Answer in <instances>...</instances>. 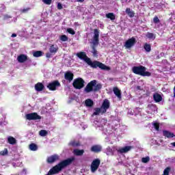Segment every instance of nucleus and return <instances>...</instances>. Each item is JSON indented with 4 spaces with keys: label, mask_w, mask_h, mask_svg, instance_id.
<instances>
[{
    "label": "nucleus",
    "mask_w": 175,
    "mask_h": 175,
    "mask_svg": "<svg viewBox=\"0 0 175 175\" xmlns=\"http://www.w3.org/2000/svg\"><path fill=\"white\" fill-rule=\"evenodd\" d=\"M77 57L79 58V59H81L82 61H84L90 68H92L93 69H96V68H99V69H101V70H111V68L105 65L103 63L94 60L92 62L88 56H87V53L85 52L81 51L79 53H77L76 54Z\"/></svg>",
    "instance_id": "nucleus-1"
},
{
    "label": "nucleus",
    "mask_w": 175,
    "mask_h": 175,
    "mask_svg": "<svg viewBox=\"0 0 175 175\" xmlns=\"http://www.w3.org/2000/svg\"><path fill=\"white\" fill-rule=\"evenodd\" d=\"M74 161L75 157H70L60 161L57 165L53 166L46 175H53L59 173L62 169H65V167L69 166V165H72Z\"/></svg>",
    "instance_id": "nucleus-2"
},
{
    "label": "nucleus",
    "mask_w": 175,
    "mask_h": 175,
    "mask_svg": "<svg viewBox=\"0 0 175 175\" xmlns=\"http://www.w3.org/2000/svg\"><path fill=\"white\" fill-rule=\"evenodd\" d=\"M102 90V85L100 83L96 84V80H93L89 82L84 89L86 94H90V92H96Z\"/></svg>",
    "instance_id": "nucleus-3"
},
{
    "label": "nucleus",
    "mask_w": 175,
    "mask_h": 175,
    "mask_svg": "<svg viewBox=\"0 0 175 175\" xmlns=\"http://www.w3.org/2000/svg\"><path fill=\"white\" fill-rule=\"evenodd\" d=\"M94 36L93 37L91 53L93 54V57L98 58V51L96 50V46L99 44V29H94Z\"/></svg>",
    "instance_id": "nucleus-4"
},
{
    "label": "nucleus",
    "mask_w": 175,
    "mask_h": 175,
    "mask_svg": "<svg viewBox=\"0 0 175 175\" xmlns=\"http://www.w3.org/2000/svg\"><path fill=\"white\" fill-rule=\"evenodd\" d=\"M146 70L147 68L144 66H133L132 68V72L135 75H138V76H142L143 77H150L151 72Z\"/></svg>",
    "instance_id": "nucleus-5"
},
{
    "label": "nucleus",
    "mask_w": 175,
    "mask_h": 175,
    "mask_svg": "<svg viewBox=\"0 0 175 175\" xmlns=\"http://www.w3.org/2000/svg\"><path fill=\"white\" fill-rule=\"evenodd\" d=\"M85 81L83 78H77L74 80L72 83V86L75 90H81V88H84V84Z\"/></svg>",
    "instance_id": "nucleus-6"
},
{
    "label": "nucleus",
    "mask_w": 175,
    "mask_h": 175,
    "mask_svg": "<svg viewBox=\"0 0 175 175\" xmlns=\"http://www.w3.org/2000/svg\"><path fill=\"white\" fill-rule=\"evenodd\" d=\"M61 87V83H59V81L55 80L51 83H49L46 88L49 90V91H57V88H59Z\"/></svg>",
    "instance_id": "nucleus-7"
},
{
    "label": "nucleus",
    "mask_w": 175,
    "mask_h": 175,
    "mask_svg": "<svg viewBox=\"0 0 175 175\" xmlns=\"http://www.w3.org/2000/svg\"><path fill=\"white\" fill-rule=\"evenodd\" d=\"M100 165V159H96L93 160L90 165V170L92 173H95V172H96V170H98V169L99 168Z\"/></svg>",
    "instance_id": "nucleus-8"
},
{
    "label": "nucleus",
    "mask_w": 175,
    "mask_h": 175,
    "mask_svg": "<svg viewBox=\"0 0 175 175\" xmlns=\"http://www.w3.org/2000/svg\"><path fill=\"white\" fill-rule=\"evenodd\" d=\"M26 120H29V121H36L37 120H42V116H39L38 113L33 112L26 114Z\"/></svg>",
    "instance_id": "nucleus-9"
},
{
    "label": "nucleus",
    "mask_w": 175,
    "mask_h": 175,
    "mask_svg": "<svg viewBox=\"0 0 175 175\" xmlns=\"http://www.w3.org/2000/svg\"><path fill=\"white\" fill-rule=\"evenodd\" d=\"M134 44H136V38L132 37L125 42L124 47H126V49H131V47H133Z\"/></svg>",
    "instance_id": "nucleus-10"
},
{
    "label": "nucleus",
    "mask_w": 175,
    "mask_h": 175,
    "mask_svg": "<svg viewBox=\"0 0 175 175\" xmlns=\"http://www.w3.org/2000/svg\"><path fill=\"white\" fill-rule=\"evenodd\" d=\"M57 161H59V155L57 154L49 157L46 159L47 163H54V162H57Z\"/></svg>",
    "instance_id": "nucleus-11"
},
{
    "label": "nucleus",
    "mask_w": 175,
    "mask_h": 175,
    "mask_svg": "<svg viewBox=\"0 0 175 175\" xmlns=\"http://www.w3.org/2000/svg\"><path fill=\"white\" fill-rule=\"evenodd\" d=\"M102 109V114H105L107 111V109L110 108V102L108 100H105L100 107Z\"/></svg>",
    "instance_id": "nucleus-12"
},
{
    "label": "nucleus",
    "mask_w": 175,
    "mask_h": 175,
    "mask_svg": "<svg viewBox=\"0 0 175 175\" xmlns=\"http://www.w3.org/2000/svg\"><path fill=\"white\" fill-rule=\"evenodd\" d=\"M73 77H75V75H73V73L70 71H67L64 75L65 80H67L69 82L73 80Z\"/></svg>",
    "instance_id": "nucleus-13"
},
{
    "label": "nucleus",
    "mask_w": 175,
    "mask_h": 175,
    "mask_svg": "<svg viewBox=\"0 0 175 175\" xmlns=\"http://www.w3.org/2000/svg\"><path fill=\"white\" fill-rule=\"evenodd\" d=\"M163 136L167 137V139H172L173 137H175V135L167 130L163 131Z\"/></svg>",
    "instance_id": "nucleus-14"
},
{
    "label": "nucleus",
    "mask_w": 175,
    "mask_h": 175,
    "mask_svg": "<svg viewBox=\"0 0 175 175\" xmlns=\"http://www.w3.org/2000/svg\"><path fill=\"white\" fill-rule=\"evenodd\" d=\"M90 151H92V152H96V154H98V152H100V151H102V146L100 145L92 146L90 148Z\"/></svg>",
    "instance_id": "nucleus-15"
},
{
    "label": "nucleus",
    "mask_w": 175,
    "mask_h": 175,
    "mask_svg": "<svg viewBox=\"0 0 175 175\" xmlns=\"http://www.w3.org/2000/svg\"><path fill=\"white\" fill-rule=\"evenodd\" d=\"M28 59V56L27 55L21 54L18 56L17 60L18 62H20V64H23V62H25Z\"/></svg>",
    "instance_id": "nucleus-16"
},
{
    "label": "nucleus",
    "mask_w": 175,
    "mask_h": 175,
    "mask_svg": "<svg viewBox=\"0 0 175 175\" xmlns=\"http://www.w3.org/2000/svg\"><path fill=\"white\" fill-rule=\"evenodd\" d=\"M34 88L36 91H38V92H40L41 91H43L44 90V85H43V83L40 82H38L35 85Z\"/></svg>",
    "instance_id": "nucleus-17"
},
{
    "label": "nucleus",
    "mask_w": 175,
    "mask_h": 175,
    "mask_svg": "<svg viewBox=\"0 0 175 175\" xmlns=\"http://www.w3.org/2000/svg\"><path fill=\"white\" fill-rule=\"evenodd\" d=\"M133 147L131 146H124V148H120L118 151V152H120V154H124L129 152V151H131L132 150Z\"/></svg>",
    "instance_id": "nucleus-18"
},
{
    "label": "nucleus",
    "mask_w": 175,
    "mask_h": 175,
    "mask_svg": "<svg viewBox=\"0 0 175 175\" xmlns=\"http://www.w3.org/2000/svg\"><path fill=\"white\" fill-rule=\"evenodd\" d=\"M58 51V46L57 44H51L49 46V52L51 54H55Z\"/></svg>",
    "instance_id": "nucleus-19"
},
{
    "label": "nucleus",
    "mask_w": 175,
    "mask_h": 175,
    "mask_svg": "<svg viewBox=\"0 0 175 175\" xmlns=\"http://www.w3.org/2000/svg\"><path fill=\"white\" fill-rule=\"evenodd\" d=\"M153 99L156 103H159V102H162V96L159 93H154L153 94Z\"/></svg>",
    "instance_id": "nucleus-20"
},
{
    "label": "nucleus",
    "mask_w": 175,
    "mask_h": 175,
    "mask_svg": "<svg viewBox=\"0 0 175 175\" xmlns=\"http://www.w3.org/2000/svg\"><path fill=\"white\" fill-rule=\"evenodd\" d=\"M73 154L76 157H81V156L84 155V150L75 149L73 150Z\"/></svg>",
    "instance_id": "nucleus-21"
},
{
    "label": "nucleus",
    "mask_w": 175,
    "mask_h": 175,
    "mask_svg": "<svg viewBox=\"0 0 175 175\" xmlns=\"http://www.w3.org/2000/svg\"><path fill=\"white\" fill-rule=\"evenodd\" d=\"M113 93L116 95V96H117V98H118V99H121V98H122L121 90H120V89H118L117 87H114L113 88Z\"/></svg>",
    "instance_id": "nucleus-22"
},
{
    "label": "nucleus",
    "mask_w": 175,
    "mask_h": 175,
    "mask_svg": "<svg viewBox=\"0 0 175 175\" xmlns=\"http://www.w3.org/2000/svg\"><path fill=\"white\" fill-rule=\"evenodd\" d=\"M85 106L87 107H92L94 106V101L90 98L85 100Z\"/></svg>",
    "instance_id": "nucleus-23"
},
{
    "label": "nucleus",
    "mask_w": 175,
    "mask_h": 175,
    "mask_svg": "<svg viewBox=\"0 0 175 175\" xmlns=\"http://www.w3.org/2000/svg\"><path fill=\"white\" fill-rule=\"evenodd\" d=\"M33 55L36 57V58H39V57H42L43 55V51H34L33 53Z\"/></svg>",
    "instance_id": "nucleus-24"
},
{
    "label": "nucleus",
    "mask_w": 175,
    "mask_h": 175,
    "mask_svg": "<svg viewBox=\"0 0 175 175\" xmlns=\"http://www.w3.org/2000/svg\"><path fill=\"white\" fill-rule=\"evenodd\" d=\"M144 49L146 53H150V51H151V44L145 43L144 45Z\"/></svg>",
    "instance_id": "nucleus-25"
},
{
    "label": "nucleus",
    "mask_w": 175,
    "mask_h": 175,
    "mask_svg": "<svg viewBox=\"0 0 175 175\" xmlns=\"http://www.w3.org/2000/svg\"><path fill=\"white\" fill-rule=\"evenodd\" d=\"M126 13L129 16V17H135V12L133 11H131V8H126Z\"/></svg>",
    "instance_id": "nucleus-26"
},
{
    "label": "nucleus",
    "mask_w": 175,
    "mask_h": 175,
    "mask_svg": "<svg viewBox=\"0 0 175 175\" xmlns=\"http://www.w3.org/2000/svg\"><path fill=\"white\" fill-rule=\"evenodd\" d=\"M103 111V109H102V108H95L94 109V116H99V114H100V113H102V111Z\"/></svg>",
    "instance_id": "nucleus-27"
},
{
    "label": "nucleus",
    "mask_w": 175,
    "mask_h": 175,
    "mask_svg": "<svg viewBox=\"0 0 175 175\" xmlns=\"http://www.w3.org/2000/svg\"><path fill=\"white\" fill-rule=\"evenodd\" d=\"M107 18H110V20H116V15L113 13L110 12L106 14Z\"/></svg>",
    "instance_id": "nucleus-28"
},
{
    "label": "nucleus",
    "mask_w": 175,
    "mask_h": 175,
    "mask_svg": "<svg viewBox=\"0 0 175 175\" xmlns=\"http://www.w3.org/2000/svg\"><path fill=\"white\" fill-rule=\"evenodd\" d=\"M69 146H72V147H79V146H80V142L72 141L69 143Z\"/></svg>",
    "instance_id": "nucleus-29"
},
{
    "label": "nucleus",
    "mask_w": 175,
    "mask_h": 175,
    "mask_svg": "<svg viewBox=\"0 0 175 175\" xmlns=\"http://www.w3.org/2000/svg\"><path fill=\"white\" fill-rule=\"evenodd\" d=\"M8 143L10 144H16V138L13 137H9L8 139Z\"/></svg>",
    "instance_id": "nucleus-30"
},
{
    "label": "nucleus",
    "mask_w": 175,
    "mask_h": 175,
    "mask_svg": "<svg viewBox=\"0 0 175 175\" xmlns=\"http://www.w3.org/2000/svg\"><path fill=\"white\" fill-rule=\"evenodd\" d=\"M146 38H148V39H152V40H154L155 39L156 36H154V33L148 32L147 34H146Z\"/></svg>",
    "instance_id": "nucleus-31"
},
{
    "label": "nucleus",
    "mask_w": 175,
    "mask_h": 175,
    "mask_svg": "<svg viewBox=\"0 0 175 175\" xmlns=\"http://www.w3.org/2000/svg\"><path fill=\"white\" fill-rule=\"evenodd\" d=\"M29 149L31 151H36V150H38V146L36 144H31L29 145Z\"/></svg>",
    "instance_id": "nucleus-32"
},
{
    "label": "nucleus",
    "mask_w": 175,
    "mask_h": 175,
    "mask_svg": "<svg viewBox=\"0 0 175 175\" xmlns=\"http://www.w3.org/2000/svg\"><path fill=\"white\" fill-rule=\"evenodd\" d=\"M59 39L62 40V42H68V40H69V38H68L66 35L60 36Z\"/></svg>",
    "instance_id": "nucleus-33"
},
{
    "label": "nucleus",
    "mask_w": 175,
    "mask_h": 175,
    "mask_svg": "<svg viewBox=\"0 0 175 175\" xmlns=\"http://www.w3.org/2000/svg\"><path fill=\"white\" fill-rule=\"evenodd\" d=\"M142 162L143 163H148V162H150V157L147 156L146 157H143L142 159Z\"/></svg>",
    "instance_id": "nucleus-34"
},
{
    "label": "nucleus",
    "mask_w": 175,
    "mask_h": 175,
    "mask_svg": "<svg viewBox=\"0 0 175 175\" xmlns=\"http://www.w3.org/2000/svg\"><path fill=\"white\" fill-rule=\"evenodd\" d=\"M170 170H172V168H170V167H167L164 170L163 175H169V173H170Z\"/></svg>",
    "instance_id": "nucleus-35"
},
{
    "label": "nucleus",
    "mask_w": 175,
    "mask_h": 175,
    "mask_svg": "<svg viewBox=\"0 0 175 175\" xmlns=\"http://www.w3.org/2000/svg\"><path fill=\"white\" fill-rule=\"evenodd\" d=\"M29 10H31V8L28 7L26 8L21 9L20 10V12H21V13L25 14V13H27L28 12H29Z\"/></svg>",
    "instance_id": "nucleus-36"
},
{
    "label": "nucleus",
    "mask_w": 175,
    "mask_h": 175,
    "mask_svg": "<svg viewBox=\"0 0 175 175\" xmlns=\"http://www.w3.org/2000/svg\"><path fill=\"white\" fill-rule=\"evenodd\" d=\"M47 133H48L47 131L46 130H41L39 132L40 136H42V137L46 136Z\"/></svg>",
    "instance_id": "nucleus-37"
},
{
    "label": "nucleus",
    "mask_w": 175,
    "mask_h": 175,
    "mask_svg": "<svg viewBox=\"0 0 175 175\" xmlns=\"http://www.w3.org/2000/svg\"><path fill=\"white\" fill-rule=\"evenodd\" d=\"M67 32L68 33H70V35H75L76 34V31H75V30L72 28L67 29Z\"/></svg>",
    "instance_id": "nucleus-38"
},
{
    "label": "nucleus",
    "mask_w": 175,
    "mask_h": 175,
    "mask_svg": "<svg viewBox=\"0 0 175 175\" xmlns=\"http://www.w3.org/2000/svg\"><path fill=\"white\" fill-rule=\"evenodd\" d=\"M8 148H5L3 150H1L0 152V155H3V156H5V155H8Z\"/></svg>",
    "instance_id": "nucleus-39"
},
{
    "label": "nucleus",
    "mask_w": 175,
    "mask_h": 175,
    "mask_svg": "<svg viewBox=\"0 0 175 175\" xmlns=\"http://www.w3.org/2000/svg\"><path fill=\"white\" fill-rule=\"evenodd\" d=\"M153 22L154 23V24H158L161 23V21L159 20V18H158V16H154L153 18Z\"/></svg>",
    "instance_id": "nucleus-40"
},
{
    "label": "nucleus",
    "mask_w": 175,
    "mask_h": 175,
    "mask_svg": "<svg viewBox=\"0 0 175 175\" xmlns=\"http://www.w3.org/2000/svg\"><path fill=\"white\" fill-rule=\"evenodd\" d=\"M153 126H154V129H156V131H159V123L154 122L153 124Z\"/></svg>",
    "instance_id": "nucleus-41"
},
{
    "label": "nucleus",
    "mask_w": 175,
    "mask_h": 175,
    "mask_svg": "<svg viewBox=\"0 0 175 175\" xmlns=\"http://www.w3.org/2000/svg\"><path fill=\"white\" fill-rule=\"evenodd\" d=\"M42 2L45 3V5H51L53 0H42Z\"/></svg>",
    "instance_id": "nucleus-42"
},
{
    "label": "nucleus",
    "mask_w": 175,
    "mask_h": 175,
    "mask_svg": "<svg viewBox=\"0 0 175 175\" xmlns=\"http://www.w3.org/2000/svg\"><path fill=\"white\" fill-rule=\"evenodd\" d=\"M8 18H12V16L9 14H5L3 16V20H8Z\"/></svg>",
    "instance_id": "nucleus-43"
},
{
    "label": "nucleus",
    "mask_w": 175,
    "mask_h": 175,
    "mask_svg": "<svg viewBox=\"0 0 175 175\" xmlns=\"http://www.w3.org/2000/svg\"><path fill=\"white\" fill-rule=\"evenodd\" d=\"M63 7H62V4H61V3H57V9L58 10H62Z\"/></svg>",
    "instance_id": "nucleus-44"
},
{
    "label": "nucleus",
    "mask_w": 175,
    "mask_h": 175,
    "mask_svg": "<svg viewBox=\"0 0 175 175\" xmlns=\"http://www.w3.org/2000/svg\"><path fill=\"white\" fill-rule=\"evenodd\" d=\"M46 58H51V53H46Z\"/></svg>",
    "instance_id": "nucleus-45"
},
{
    "label": "nucleus",
    "mask_w": 175,
    "mask_h": 175,
    "mask_svg": "<svg viewBox=\"0 0 175 175\" xmlns=\"http://www.w3.org/2000/svg\"><path fill=\"white\" fill-rule=\"evenodd\" d=\"M17 36V34L16 33H12L11 36V38H16Z\"/></svg>",
    "instance_id": "nucleus-46"
},
{
    "label": "nucleus",
    "mask_w": 175,
    "mask_h": 175,
    "mask_svg": "<svg viewBox=\"0 0 175 175\" xmlns=\"http://www.w3.org/2000/svg\"><path fill=\"white\" fill-rule=\"evenodd\" d=\"M77 2H81V3H83L84 2V0H77Z\"/></svg>",
    "instance_id": "nucleus-47"
},
{
    "label": "nucleus",
    "mask_w": 175,
    "mask_h": 175,
    "mask_svg": "<svg viewBox=\"0 0 175 175\" xmlns=\"http://www.w3.org/2000/svg\"><path fill=\"white\" fill-rule=\"evenodd\" d=\"M137 90H142V87H140V86H137Z\"/></svg>",
    "instance_id": "nucleus-48"
},
{
    "label": "nucleus",
    "mask_w": 175,
    "mask_h": 175,
    "mask_svg": "<svg viewBox=\"0 0 175 175\" xmlns=\"http://www.w3.org/2000/svg\"><path fill=\"white\" fill-rule=\"evenodd\" d=\"M172 145L175 147V142L172 143Z\"/></svg>",
    "instance_id": "nucleus-49"
}]
</instances>
